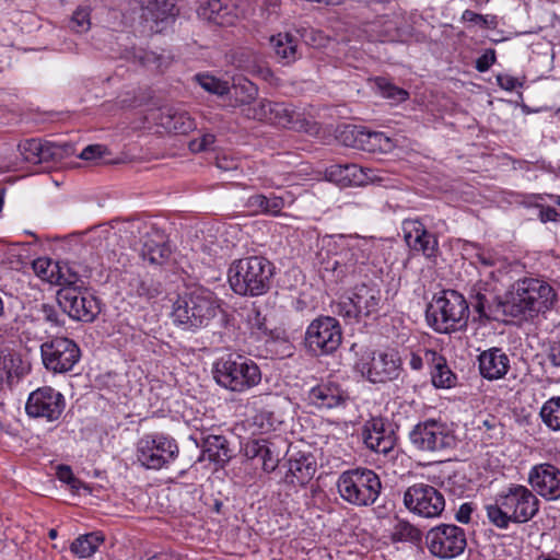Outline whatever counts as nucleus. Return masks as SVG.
Returning <instances> with one entry per match:
<instances>
[{"label":"nucleus","instance_id":"obj_39","mask_svg":"<svg viewBox=\"0 0 560 560\" xmlns=\"http://www.w3.org/2000/svg\"><path fill=\"white\" fill-rule=\"evenodd\" d=\"M393 541H404L417 544L421 541V532L415 525L406 520H397L392 529Z\"/></svg>","mask_w":560,"mask_h":560},{"label":"nucleus","instance_id":"obj_52","mask_svg":"<svg viewBox=\"0 0 560 560\" xmlns=\"http://www.w3.org/2000/svg\"><path fill=\"white\" fill-rule=\"evenodd\" d=\"M13 359L8 349H0V384L11 378Z\"/></svg>","mask_w":560,"mask_h":560},{"label":"nucleus","instance_id":"obj_17","mask_svg":"<svg viewBox=\"0 0 560 560\" xmlns=\"http://www.w3.org/2000/svg\"><path fill=\"white\" fill-rule=\"evenodd\" d=\"M401 361L394 351L366 352L355 363V369L371 383H386L400 374Z\"/></svg>","mask_w":560,"mask_h":560},{"label":"nucleus","instance_id":"obj_51","mask_svg":"<svg viewBox=\"0 0 560 560\" xmlns=\"http://www.w3.org/2000/svg\"><path fill=\"white\" fill-rule=\"evenodd\" d=\"M133 58L136 61H138L140 65L147 67V68H159L160 67V59L161 57L156 55L153 51H147L144 49H137L133 52Z\"/></svg>","mask_w":560,"mask_h":560},{"label":"nucleus","instance_id":"obj_32","mask_svg":"<svg viewBox=\"0 0 560 560\" xmlns=\"http://www.w3.org/2000/svg\"><path fill=\"white\" fill-rule=\"evenodd\" d=\"M270 45L276 57L283 63L290 65L298 60L301 54L298 50L299 39L290 33H279L270 37Z\"/></svg>","mask_w":560,"mask_h":560},{"label":"nucleus","instance_id":"obj_34","mask_svg":"<svg viewBox=\"0 0 560 560\" xmlns=\"http://www.w3.org/2000/svg\"><path fill=\"white\" fill-rule=\"evenodd\" d=\"M202 456L210 462L224 466L232 457L226 439L222 435H208L203 440Z\"/></svg>","mask_w":560,"mask_h":560},{"label":"nucleus","instance_id":"obj_15","mask_svg":"<svg viewBox=\"0 0 560 560\" xmlns=\"http://www.w3.org/2000/svg\"><path fill=\"white\" fill-rule=\"evenodd\" d=\"M429 551L441 559H453L462 555L467 546L465 530L453 524H441L425 536Z\"/></svg>","mask_w":560,"mask_h":560},{"label":"nucleus","instance_id":"obj_24","mask_svg":"<svg viewBox=\"0 0 560 560\" xmlns=\"http://www.w3.org/2000/svg\"><path fill=\"white\" fill-rule=\"evenodd\" d=\"M470 304L480 319L502 320L504 316H510L505 310V299L500 300L481 287L474 289Z\"/></svg>","mask_w":560,"mask_h":560},{"label":"nucleus","instance_id":"obj_37","mask_svg":"<svg viewBox=\"0 0 560 560\" xmlns=\"http://www.w3.org/2000/svg\"><path fill=\"white\" fill-rule=\"evenodd\" d=\"M257 93V86L247 79H240L228 92L234 98V105L245 107L252 106L250 103L256 98Z\"/></svg>","mask_w":560,"mask_h":560},{"label":"nucleus","instance_id":"obj_26","mask_svg":"<svg viewBox=\"0 0 560 560\" xmlns=\"http://www.w3.org/2000/svg\"><path fill=\"white\" fill-rule=\"evenodd\" d=\"M479 372L489 381L503 378L510 370V359L500 348H490L478 357Z\"/></svg>","mask_w":560,"mask_h":560},{"label":"nucleus","instance_id":"obj_22","mask_svg":"<svg viewBox=\"0 0 560 560\" xmlns=\"http://www.w3.org/2000/svg\"><path fill=\"white\" fill-rule=\"evenodd\" d=\"M528 482L546 500L560 498V469L551 464L535 465L528 474Z\"/></svg>","mask_w":560,"mask_h":560},{"label":"nucleus","instance_id":"obj_60","mask_svg":"<svg viewBox=\"0 0 560 560\" xmlns=\"http://www.w3.org/2000/svg\"><path fill=\"white\" fill-rule=\"evenodd\" d=\"M558 212L552 207H542L539 211V219L541 222H555L558 219Z\"/></svg>","mask_w":560,"mask_h":560},{"label":"nucleus","instance_id":"obj_47","mask_svg":"<svg viewBox=\"0 0 560 560\" xmlns=\"http://www.w3.org/2000/svg\"><path fill=\"white\" fill-rule=\"evenodd\" d=\"M246 323L252 334H256L258 337L268 335L266 317L256 307L249 308L246 312Z\"/></svg>","mask_w":560,"mask_h":560},{"label":"nucleus","instance_id":"obj_43","mask_svg":"<svg viewBox=\"0 0 560 560\" xmlns=\"http://www.w3.org/2000/svg\"><path fill=\"white\" fill-rule=\"evenodd\" d=\"M331 175H338L339 180L347 182L350 185H360L363 182L362 168L357 164L337 165Z\"/></svg>","mask_w":560,"mask_h":560},{"label":"nucleus","instance_id":"obj_45","mask_svg":"<svg viewBox=\"0 0 560 560\" xmlns=\"http://www.w3.org/2000/svg\"><path fill=\"white\" fill-rule=\"evenodd\" d=\"M133 290L138 296L151 300L161 293V284L150 277H143L136 280Z\"/></svg>","mask_w":560,"mask_h":560},{"label":"nucleus","instance_id":"obj_63","mask_svg":"<svg viewBox=\"0 0 560 560\" xmlns=\"http://www.w3.org/2000/svg\"><path fill=\"white\" fill-rule=\"evenodd\" d=\"M548 361L556 368L560 366V343H555L550 347L548 353Z\"/></svg>","mask_w":560,"mask_h":560},{"label":"nucleus","instance_id":"obj_41","mask_svg":"<svg viewBox=\"0 0 560 560\" xmlns=\"http://www.w3.org/2000/svg\"><path fill=\"white\" fill-rule=\"evenodd\" d=\"M170 254V247L164 243L145 242L141 249L143 260L152 265H162Z\"/></svg>","mask_w":560,"mask_h":560},{"label":"nucleus","instance_id":"obj_62","mask_svg":"<svg viewBox=\"0 0 560 560\" xmlns=\"http://www.w3.org/2000/svg\"><path fill=\"white\" fill-rule=\"evenodd\" d=\"M57 477L60 481L68 483V482H75L74 476L69 466L61 465L57 469Z\"/></svg>","mask_w":560,"mask_h":560},{"label":"nucleus","instance_id":"obj_61","mask_svg":"<svg viewBox=\"0 0 560 560\" xmlns=\"http://www.w3.org/2000/svg\"><path fill=\"white\" fill-rule=\"evenodd\" d=\"M497 81L500 88H502L505 91H513L517 82L515 78L506 74H499L497 77Z\"/></svg>","mask_w":560,"mask_h":560},{"label":"nucleus","instance_id":"obj_35","mask_svg":"<svg viewBox=\"0 0 560 560\" xmlns=\"http://www.w3.org/2000/svg\"><path fill=\"white\" fill-rule=\"evenodd\" d=\"M104 540L105 537L101 532L80 535L72 541L70 550L79 558H89L100 549Z\"/></svg>","mask_w":560,"mask_h":560},{"label":"nucleus","instance_id":"obj_5","mask_svg":"<svg viewBox=\"0 0 560 560\" xmlns=\"http://www.w3.org/2000/svg\"><path fill=\"white\" fill-rule=\"evenodd\" d=\"M469 305L460 293L454 290L442 291L434 296L427 308L430 327L440 334H451L467 326Z\"/></svg>","mask_w":560,"mask_h":560},{"label":"nucleus","instance_id":"obj_7","mask_svg":"<svg viewBox=\"0 0 560 560\" xmlns=\"http://www.w3.org/2000/svg\"><path fill=\"white\" fill-rule=\"evenodd\" d=\"M243 114L249 119L267 121L299 132L313 133L318 130L313 119L285 103L261 100L254 106L244 107Z\"/></svg>","mask_w":560,"mask_h":560},{"label":"nucleus","instance_id":"obj_53","mask_svg":"<svg viewBox=\"0 0 560 560\" xmlns=\"http://www.w3.org/2000/svg\"><path fill=\"white\" fill-rule=\"evenodd\" d=\"M214 139L213 135L205 133L199 139L191 140L189 142V149L195 153L210 150L214 143Z\"/></svg>","mask_w":560,"mask_h":560},{"label":"nucleus","instance_id":"obj_54","mask_svg":"<svg viewBox=\"0 0 560 560\" xmlns=\"http://www.w3.org/2000/svg\"><path fill=\"white\" fill-rule=\"evenodd\" d=\"M106 151V147L102 144H90L82 150V152L79 154V158L82 160L92 161L103 158Z\"/></svg>","mask_w":560,"mask_h":560},{"label":"nucleus","instance_id":"obj_2","mask_svg":"<svg viewBox=\"0 0 560 560\" xmlns=\"http://www.w3.org/2000/svg\"><path fill=\"white\" fill-rule=\"evenodd\" d=\"M557 301L553 288L536 278L517 280L505 295V310L511 317L545 313Z\"/></svg>","mask_w":560,"mask_h":560},{"label":"nucleus","instance_id":"obj_38","mask_svg":"<svg viewBox=\"0 0 560 560\" xmlns=\"http://www.w3.org/2000/svg\"><path fill=\"white\" fill-rule=\"evenodd\" d=\"M289 471L299 482L304 483L315 474V465L311 456L299 454L289 459Z\"/></svg>","mask_w":560,"mask_h":560},{"label":"nucleus","instance_id":"obj_18","mask_svg":"<svg viewBox=\"0 0 560 560\" xmlns=\"http://www.w3.org/2000/svg\"><path fill=\"white\" fill-rule=\"evenodd\" d=\"M66 408L65 396L50 386H43L28 395L25 411L30 418L47 422L58 421Z\"/></svg>","mask_w":560,"mask_h":560},{"label":"nucleus","instance_id":"obj_10","mask_svg":"<svg viewBox=\"0 0 560 560\" xmlns=\"http://www.w3.org/2000/svg\"><path fill=\"white\" fill-rule=\"evenodd\" d=\"M40 357L48 372L65 374L80 361L81 350L70 338L54 337L40 345Z\"/></svg>","mask_w":560,"mask_h":560},{"label":"nucleus","instance_id":"obj_8","mask_svg":"<svg viewBox=\"0 0 560 560\" xmlns=\"http://www.w3.org/2000/svg\"><path fill=\"white\" fill-rule=\"evenodd\" d=\"M341 499L355 506H370L380 497L382 482L376 472L368 468L343 471L337 480Z\"/></svg>","mask_w":560,"mask_h":560},{"label":"nucleus","instance_id":"obj_20","mask_svg":"<svg viewBox=\"0 0 560 560\" xmlns=\"http://www.w3.org/2000/svg\"><path fill=\"white\" fill-rule=\"evenodd\" d=\"M18 150L22 161L30 164H40L62 159L65 154L71 153L72 147L68 143L58 144L32 138L22 140L18 144Z\"/></svg>","mask_w":560,"mask_h":560},{"label":"nucleus","instance_id":"obj_31","mask_svg":"<svg viewBox=\"0 0 560 560\" xmlns=\"http://www.w3.org/2000/svg\"><path fill=\"white\" fill-rule=\"evenodd\" d=\"M290 194L277 196L271 194L270 196L265 195H253L246 201V207L256 213H264L269 215H279L281 210L287 203L291 202Z\"/></svg>","mask_w":560,"mask_h":560},{"label":"nucleus","instance_id":"obj_25","mask_svg":"<svg viewBox=\"0 0 560 560\" xmlns=\"http://www.w3.org/2000/svg\"><path fill=\"white\" fill-rule=\"evenodd\" d=\"M348 394L340 385L327 382L312 387L307 393V401L317 409H334L343 407L348 400Z\"/></svg>","mask_w":560,"mask_h":560},{"label":"nucleus","instance_id":"obj_46","mask_svg":"<svg viewBox=\"0 0 560 560\" xmlns=\"http://www.w3.org/2000/svg\"><path fill=\"white\" fill-rule=\"evenodd\" d=\"M33 269L42 279L55 283L59 264L51 261L48 258H37L33 261Z\"/></svg>","mask_w":560,"mask_h":560},{"label":"nucleus","instance_id":"obj_33","mask_svg":"<svg viewBox=\"0 0 560 560\" xmlns=\"http://www.w3.org/2000/svg\"><path fill=\"white\" fill-rule=\"evenodd\" d=\"M248 452L254 458L261 462L265 471H273L280 462L281 452L277 450L273 442L269 440H258L248 446Z\"/></svg>","mask_w":560,"mask_h":560},{"label":"nucleus","instance_id":"obj_49","mask_svg":"<svg viewBox=\"0 0 560 560\" xmlns=\"http://www.w3.org/2000/svg\"><path fill=\"white\" fill-rule=\"evenodd\" d=\"M80 281V276L77 271H73L69 266H60L57 271L55 284L61 288L78 287L77 283Z\"/></svg>","mask_w":560,"mask_h":560},{"label":"nucleus","instance_id":"obj_6","mask_svg":"<svg viewBox=\"0 0 560 560\" xmlns=\"http://www.w3.org/2000/svg\"><path fill=\"white\" fill-rule=\"evenodd\" d=\"M213 377L221 387L243 393L260 383L261 373L253 360L231 353L215 361Z\"/></svg>","mask_w":560,"mask_h":560},{"label":"nucleus","instance_id":"obj_23","mask_svg":"<svg viewBox=\"0 0 560 560\" xmlns=\"http://www.w3.org/2000/svg\"><path fill=\"white\" fill-rule=\"evenodd\" d=\"M405 240L408 246L421 252L427 258H435L439 253V242L434 234L430 233L419 220H406L404 222Z\"/></svg>","mask_w":560,"mask_h":560},{"label":"nucleus","instance_id":"obj_64","mask_svg":"<svg viewBox=\"0 0 560 560\" xmlns=\"http://www.w3.org/2000/svg\"><path fill=\"white\" fill-rule=\"evenodd\" d=\"M217 166L223 171H230L237 168V164L233 160H229L225 156L217 160Z\"/></svg>","mask_w":560,"mask_h":560},{"label":"nucleus","instance_id":"obj_29","mask_svg":"<svg viewBox=\"0 0 560 560\" xmlns=\"http://www.w3.org/2000/svg\"><path fill=\"white\" fill-rule=\"evenodd\" d=\"M198 14L203 20L220 26L231 25L236 19L234 7L230 0H209L200 7Z\"/></svg>","mask_w":560,"mask_h":560},{"label":"nucleus","instance_id":"obj_3","mask_svg":"<svg viewBox=\"0 0 560 560\" xmlns=\"http://www.w3.org/2000/svg\"><path fill=\"white\" fill-rule=\"evenodd\" d=\"M273 276V265L262 256H249L234 260L228 271L232 290L240 295L265 294Z\"/></svg>","mask_w":560,"mask_h":560},{"label":"nucleus","instance_id":"obj_40","mask_svg":"<svg viewBox=\"0 0 560 560\" xmlns=\"http://www.w3.org/2000/svg\"><path fill=\"white\" fill-rule=\"evenodd\" d=\"M539 416L552 431H560V397H551L544 402Z\"/></svg>","mask_w":560,"mask_h":560},{"label":"nucleus","instance_id":"obj_9","mask_svg":"<svg viewBox=\"0 0 560 560\" xmlns=\"http://www.w3.org/2000/svg\"><path fill=\"white\" fill-rule=\"evenodd\" d=\"M178 446L174 439L151 433L143 435L137 443V460L148 469H161L178 455Z\"/></svg>","mask_w":560,"mask_h":560},{"label":"nucleus","instance_id":"obj_57","mask_svg":"<svg viewBox=\"0 0 560 560\" xmlns=\"http://www.w3.org/2000/svg\"><path fill=\"white\" fill-rule=\"evenodd\" d=\"M476 258L481 265L486 267H493L500 262V257L497 254L485 249H479L476 254Z\"/></svg>","mask_w":560,"mask_h":560},{"label":"nucleus","instance_id":"obj_48","mask_svg":"<svg viewBox=\"0 0 560 560\" xmlns=\"http://www.w3.org/2000/svg\"><path fill=\"white\" fill-rule=\"evenodd\" d=\"M91 11L88 7H79L72 14L70 27L77 33H85L91 27Z\"/></svg>","mask_w":560,"mask_h":560},{"label":"nucleus","instance_id":"obj_28","mask_svg":"<svg viewBox=\"0 0 560 560\" xmlns=\"http://www.w3.org/2000/svg\"><path fill=\"white\" fill-rule=\"evenodd\" d=\"M424 359L430 366L432 384L435 387L451 388L456 384V375L451 371L443 355L434 350H425Z\"/></svg>","mask_w":560,"mask_h":560},{"label":"nucleus","instance_id":"obj_21","mask_svg":"<svg viewBox=\"0 0 560 560\" xmlns=\"http://www.w3.org/2000/svg\"><path fill=\"white\" fill-rule=\"evenodd\" d=\"M341 139L348 147L366 152H388L394 148L389 137L381 131H372L363 127H346L341 132Z\"/></svg>","mask_w":560,"mask_h":560},{"label":"nucleus","instance_id":"obj_19","mask_svg":"<svg viewBox=\"0 0 560 560\" xmlns=\"http://www.w3.org/2000/svg\"><path fill=\"white\" fill-rule=\"evenodd\" d=\"M141 7V19L151 33H162L178 14L175 0H136Z\"/></svg>","mask_w":560,"mask_h":560},{"label":"nucleus","instance_id":"obj_16","mask_svg":"<svg viewBox=\"0 0 560 560\" xmlns=\"http://www.w3.org/2000/svg\"><path fill=\"white\" fill-rule=\"evenodd\" d=\"M57 302L74 320L91 323L101 312L98 299L80 287L60 288L57 292Z\"/></svg>","mask_w":560,"mask_h":560},{"label":"nucleus","instance_id":"obj_56","mask_svg":"<svg viewBox=\"0 0 560 560\" xmlns=\"http://www.w3.org/2000/svg\"><path fill=\"white\" fill-rule=\"evenodd\" d=\"M40 313L43 315V318L52 326H60L63 324V320L60 319L59 313L52 305L45 303L42 304Z\"/></svg>","mask_w":560,"mask_h":560},{"label":"nucleus","instance_id":"obj_11","mask_svg":"<svg viewBox=\"0 0 560 560\" xmlns=\"http://www.w3.org/2000/svg\"><path fill=\"white\" fill-rule=\"evenodd\" d=\"M404 505L410 513L419 517L435 518L444 511L445 499L435 487L419 482L405 490Z\"/></svg>","mask_w":560,"mask_h":560},{"label":"nucleus","instance_id":"obj_50","mask_svg":"<svg viewBox=\"0 0 560 560\" xmlns=\"http://www.w3.org/2000/svg\"><path fill=\"white\" fill-rule=\"evenodd\" d=\"M463 20L481 24L487 28H494L497 26V18L494 15H481L471 10H465Z\"/></svg>","mask_w":560,"mask_h":560},{"label":"nucleus","instance_id":"obj_59","mask_svg":"<svg viewBox=\"0 0 560 560\" xmlns=\"http://www.w3.org/2000/svg\"><path fill=\"white\" fill-rule=\"evenodd\" d=\"M472 511L474 509L471 503H463L456 512L455 518L459 523L467 524L470 522Z\"/></svg>","mask_w":560,"mask_h":560},{"label":"nucleus","instance_id":"obj_14","mask_svg":"<svg viewBox=\"0 0 560 560\" xmlns=\"http://www.w3.org/2000/svg\"><path fill=\"white\" fill-rule=\"evenodd\" d=\"M342 339L338 320L330 316H322L314 319L305 332V345L315 355L330 354L335 352Z\"/></svg>","mask_w":560,"mask_h":560},{"label":"nucleus","instance_id":"obj_27","mask_svg":"<svg viewBox=\"0 0 560 560\" xmlns=\"http://www.w3.org/2000/svg\"><path fill=\"white\" fill-rule=\"evenodd\" d=\"M363 441L368 448L380 454H388L395 446V439L392 432L384 428L381 418H373L368 421L363 429Z\"/></svg>","mask_w":560,"mask_h":560},{"label":"nucleus","instance_id":"obj_58","mask_svg":"<svg viewBox=\"0 0 560 560\" xmlns=\"http://www.w3.org/2000/svg\"><path fill=\"white\" fill-rule=\"evenodd\" d=\"M261 10L267 20L277 18L280 10V0H264Z\"/></svg>","mask_w":560,"mask_h":560},{"label":"nucleus","instance_id":"obj_55","mask_svg":"<svg viewBox=\"0 0 560 560\" xmlns=\"http://www.w3.org/2000/svg\"><path fill=\"white\" fill-rule=\"evenodd\" d=\"M494 62H495L494 49H487L480 57L477 58L475 68L479 72H486L490 69V67Z\"/></svg>","mask_w":560,"mask_h":560},{"label":"nucleus","instance_id":"obj_30","mask_svg":"<svg viewBox=\"0 0 560 560\" xmlns=\"http://www.w3.org/2000/svg\"><path fill=\"white\" fill-rule=\"evenodd\" d=\"M159 125L166 131L174 133H187L191 131L196 125L190 115L176 107H165L159 115Z\"/></svg>","mask_w":560,"mask_h":560},{"label":"nucleus","instance_id":"obj_1","mask_svg":"<svg viewBox=\"0 0 560 560\" xmlns=\"http://www.w3.org/2000/svg\"><path fill=\"white\" fill-rule=\"evenodd\" d=\"M485 509L492 525L506 529L511 523L522 524L535 517L539 511V500L527 487L511 483Z\"/></svg>","mask_w":560,"mask_h":560},{"label":"nucleus","instance_id":"obj_12","mask_svg":"<svg viewBox=\"0 0 560 560\" xmlns=\"http://www.w3.org/2000/svg\"><path fill=\"white\" fill-rule=\"evenodd\" d=\"M409 440L416 450L424 453L442 452L455 444L446 423L432 419L416 424L409 432Z\"/></svg>","mask_w":560,"mask_h":560},{"label":"nucleus","instance_id":"obj_44","mask_svg":"<svg viewBox=\"0 0 560 560\" xmlns=\"http://www.w3.org/2000/svg\"><path fill=\"white\" fill-rule=\"evenodd\" d=\"M375 83H376V86H377L378 91L381 92V94L384 97L392 100L394 102L406 101L409 96V94L406 90L394 85L385 78H377L375 80Z\"/></svg>","mask_w":560,"mask_h":560},{"label":"nucleus","instance_id":"obj_13","mask_svg":"<svg viewBox=\"0 0 560 560\" xmlns=\"http://www.w3.org/2000/svg\"><path fill=\"white\" fill-rule=\"evenodd\" d=\"M382 302L380 289L365 283L357 285L351 295L338 303V314L349 322L376 314Z\"/></svg>","mask_w":560,"mask_h":560},{"label":"nucleus","instance_id":"obj_4","mask_svg":"<svg viewBox=\"0 0 560 560\" xmlns=\"http://www.w3.org/2000/svg\"><path fill=\"white\" fill-rule=\"evenodd\" d=\"M220 310L215 294L199 287L179 296L173 306L172 317L184 329L206 327Z\"/></svg>","mask_w":560,"mask_h":560},{"label":"nucleus","instance_id":"obj_36","mask_svg":"<svg viewBox=\"0 0 560 560\" xmlns=\"http://www.w3.org/2000/svg\"><path fill=\"white\" fill-rule=\"evenodd\" d=\"M366 245V242L360 238H353L348 244L347 247L342 249L340 253V259L335 260L334 270H336L339 266L352 267L357 264H364L368 259V255L363 246Z\"/></svg>","mask_w":560,"mask_h":560},{"label":"nucleus","instance_id":"obj_42","mask_svg":"<svg viewBox=\"0 0 560 560\" xmlns=\"http://www.w3.org/2000/svg\"><path fill=\"white\" fill-rule=\"evenodd\" d=\"M195 80L207 92L215 95H224L230 91L228 82L222 81L213 75L200 73L195 75Z\"/></svg>","mask_w":560,"mask_h":560}]
</instances>
